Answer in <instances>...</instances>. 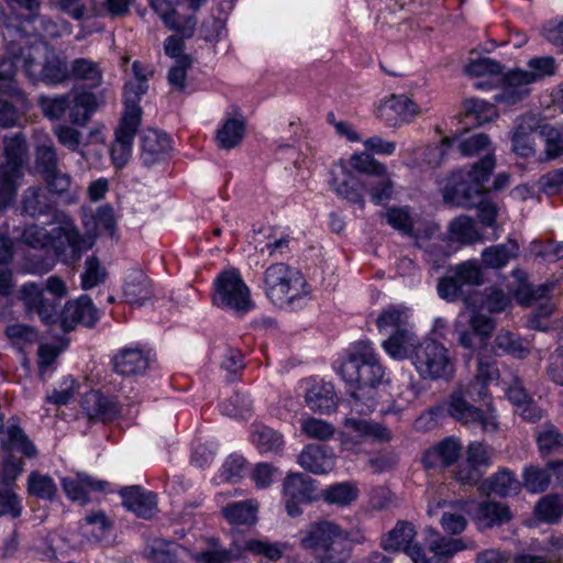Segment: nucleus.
I'll list each match as a JSON object with an SVG mask.
<instances>
[{
  "mask_svg": "<svg viewBox=\"0 0 563 563\" xmlns=\"http://www.w3.org/2000/svg\"><path fill=\"white\" fill-rule=\"evenodd\" d=\"M498 377L499 371L495 362L479 353L475 380L467 386L459 387L451 395L450 416L471 429L479 428L487 433L495 432L499 426L496 411L492 407L482 410L472 405L470 400L483 399L486 396V385L498 379Z\"/></svg>",
  "mask_w": 563,
  "mask_h": 563,
  "instance_id": "obj_1",
  "label": "nucleus"
},
{
  "mask_svg": "<svg viewBox=\"0 0 563 563\" xmlns=\"http://www.w3.org/2000/svg\"><path fill=\"white\" fill-rule=\"evenodd\" d=\"M340 374L354 388L350 399L351 411L361 416L369 415L376 408V387L384 375L372 344L357 343L342 363Z\"/></svg>",
  "mask_w": 563,
  "mask_h": 563,
  "instance_id": "obj_2",
  "label": "nucleus"
},
{
  "mask_svg": "<svg viewBox=\"0 0 563 563\" xmlns=\"http://www.w3.org/2000/svg\"><path fill=\"white\" fill-rule=\"evenodd\" d=\"M263 289L274 306L284 309L302 307L311 294L301 272L285 263H275L265 269Z\"/></svg>",
  "mask_w": 563,
  "mask_h": 563,
  "instance_id": "obj_3",
  "label": "nucleus"
},
{
  "mask_svg": "<svg viewBox=\"0 0 563 563\" xmlns=\"http://www.w3.org/2000/svg\"><path fill=\"white\" fill-rule=\"evenodd\" d=\"M349 534L335 522L320 520L301 531L300 545L317 563H344L350 558Z\"/></svg>",
  "mask_w": 563,
  "mask_h": 563,
  "instance_id": "obj_4",
  "label": "nucleus"
},
{
  "mask_svg": "<svg viewBox=\"0 0 563 563\" xmlns=\"http://www.w3.org/2000/svg\"><path fill=\"white\" fill-rule=\"evenodd\" d=\"M495 167V157L488 152L471 167L462 168L451 175L443 187V199L451 206L471 208L476 205L475 198L486 190L488 180Z\"/></svg>",
  "mask_w": 563,
  "mask_h": 563,
  "instance_id": "obj_5",
  "label": "nucleus"
},
{
  "mask_svg": "<svg viewBox=\"0 0 563 563\" xmlns=\"http://www.w3.org/2000/svg\"><path fill=\"white\" fill-rule=\"evenodd\" d=\"M556 64L551 56L530 58L525 67H515L503 77L501 91L495 101L507 106L516 104L527 98L532 86L555 74Z\"/></svg>",
  "mask_w": 563,
  "mask_h": 563,
  "instance_id": "obj_6",
  "label": "nucleus"
},
{
  "mask_svg": "<svg viewBox=\"0 0 563 563\" xmlns=\"http://www.w3.org/2000/svg\"><path fill=\"white\" fill-rule=\"evenodd\" d=\"M21 240L23 243L34 247H52L58 254L67 255L77 261L80 253L91 246V242L84 238L75 223L69 220H63L57 227L47 230L37 224L25 227Z\"/></svg>",
  "mask_w": 563,
  "mask_h": 563,
  "instance_id": "obj_7",
  "label": "nucleus"
},
{
  "mask_svg": "<svg viewBox=\"0 0 563 563\" xmlns=\"http://www.w3.org/2000/svg\"><path fill=\"white\" fill-rule=\"evenodd\" d=\"M339 440L343 451L358 454L365 442H388L391 433L378 422L351 416L342 421Z\"/></svg>",
  "mask_w": 563,
  "mask_h": 563,
  "instance_id": "obj_8",
  "label": "nucleus"
},
{
  "mask_svg": "<svg viewBox=\"0 0 563 563\" xmlns=\"http://www.w3.org/2000/svg\"><path fill=\"white\" fill-rule=\"evenodd\" d=\"M213 302L236 312H246L253 307L250 288L236 268L225 269L218 275Z\"/></svg>",
  "mask_w": 563,
  "mask_h": 563,
  "instance_id": "obj_9",
  "label": "nucleus"
},
{
  "mask_svg": "<svg viewBox=\"0 0 563 563\" xmlns=\"http://www.w3.org/2000/svg\"><path fill=\"white\" fill-rule=\"evenodd\" d=\"M412 363L423 378H449L454 372L448 349L433 340H427L419 344Z\"/></svg>",
  "mask_w": 563,
  "mask_h": 563,
  "instance_id": "obj_10",
  "label": "nucleus"
},
{
  "mask_svg": "<svg viewBox=\"0 0 563 563\" xmlns=\"http://www.w3.org/2000/svg\"><path fill=\"white\" fill-rule=\"evenodd\" d=\"M483 283L482 269L476 261H465L451 268V274L438 283L439 296L448 301L462 298L466 305L470 299L465 295L468 287L479 286Z\"/></svg>",
  "mask_w": 563,
  "mask_h": 563,
  "instance_id": "obj_11",
  "label": "nucleus"
},
{
  "mask_svg": "<svg viewBox=\"0 0 563 563\" xmlns=\"http://www.w3.org/2000/svg\"><path fill=\"white\" fill-rule=\"evenodd\" d=\"M5 162L0 164V183L16 195L22 167L29 157V146L21 133H11L3 137Z\"/></svg>",
  "mask_w": 563,
  "mask_h": 563,
  "instance_id": "obj_12",
  "label": "nucleus"
},
{
  "mask_svg": "<svg viewBox=\"0 0 563 563\" xmlns=\"http://www.w3.org/2000/svg\"><path fill=\"white\" fill-rule=\"evenodd\" d=\"M115 130V139L110 148V156L115 168H122L129 162L135 133L141 123V109L130 106Z\"/></svg>",
  "mask_w": 563,
  "mask_h": 563,
  "instance_id": "obj_13",
  "label": "nucleus"
},
{
  "mask_svg": "<svg viewBox=\"0 0 563 563\" xmlns=\"http://www.w3.org/2000/svg\"><path fill=\"white\" fill-rule=\"evenodd\" d=\"M53 134L57 142L70 152L79 153L87 158L86 148L95 144H106V128L102 124L91 126L86 136L75 124L58 123L53 126Z\"/></svg>",
  "mask_w": 563,
  "mask_h": 563,
  "instance_id": "obj_14",
  "label": "nucleus"
},
{
  "mask_svg": "<svg viewBox=\"0 0 563 563\" xmlns=\"http://www.w3.org/2000/svg\"><path fill=\"white\" fill-rule=\"evenodd\" d=\"M463 317L464 314L461 313L454 323V333L457 335L459 344L473 352L476 346L475 339L478 338L481 344L486 345L496 327L495 320L489 316L474 311L468 319L471 329H466L462 321Z\"/></svg>",
  "mask_w": 563,
  "mask_h": 563,
  "instance_id": "obj_15",
  "label": "nucleus"
},
{
  "mask_svg": "<svg viewBox=\"0 0 563 563\" xmlns=\"http://www.w3.org/2000/svg\"><path fill=\"white\" fill-rule=\"evenodd\" d=\"M492 449L483 442H471L466 451V460L457 471L455 478L463 485L477 484L483 475V470L492 464Z\"/></svg>",
  "mask_w": 563,
  "mask_h": 563,
  "instance_id": "obj_16",
  "label": "nucleus"
},
{
  "mask_svg": "<svg viewBox=\"0 0 563 563\" xmlns=\"http://www.w3.org/2000/svg\"><path fill=\"white\" fill-rule=\"evenodd\" d=\"M98 320V312L88 296L68 301L59 316V325L64 332L70 331L76 324L92 327Z\"/></svg>",
  "mask_w": 563,
  "mask_h": 563,
  "instance_id": "obj_17",
  "label": "nucleus"
},
{
  "mask_svg": "<svg viewBox=\"0 0 563 563\" xmlns=\"http://www.w3.org/2000/svg\"><path fill=\"white\" fill-rule=\"evenodd\" d=\"M332 178L330 185L340 197L358 205L361 209L365 208L363 187L355 175L343 164H338L331 172Z\"/></svg>",
  "mask_w": 563,
  "mask_h": 563,
  "instance_id": "obj_18",
  "label": "nucleus"
},
{
  "mask_svg": "<svg viewBox=\"0 0 563 563\" xmlns=\"http://www.w3.org/2000/svg\"><path fill=\"white\" fill-rule=\"evenodd\" d=\"M417 104L406 96H390L384 100L377 108V117L389 125H395L399 121H410L418 114Z\"/></svg>",
  "mask_w": 563,
  "mask_h": 563,
  "instance_id": "obj_19",
  "label": "nucleus"
},
{
  "mask_svg": "<svg viewBox=\"0 0 563 563\" xmlns=\"http://www.w3.org/2000/svg\"><path fill=\"white\" fill-rule=\"evenodd\" d=\"M335 454L329 446L308 444L298 455L299 465L313 474H325L335 466Z\"/></svg>",
  "mask_w": 563,
  "mask_h": 563,
  "instance_id": "obj_20",
  "label": "nucleus"
},
{
  "mask_svg": "<svg viewBox=\"0 0 563 563\" xmlns=\"http://www.w3.org/2000/svg\"><path fill=\"white\" fill-rule=\"evenodd\" d=\"M81 407L89 420L108 421L120 412L119 400L98 390L87 393L81 400Z\"/></svg>",
  "mask_w": 563,
  "mask_h": 563,
  "instance_id": "obj_21",
  "label": "nucleus"
},
{
  "mask_svg": "<svg viewBox=\"0 0 563 563\" xmlns=\"http://www.w3.org/2000/svg\"><path fill=\"white\" fill-rule=\"evenodd\" d=\"M170 147V140L164 132L148 129L141 136V158L147 166L163 161Z\"/></svg>",
  "mask_w": 563,
  "mask_h": 563,
  "instance_id": "obj_22",
  "label": "nucleus"
},
{
  "mask_svg": "<svg viewBox=\"0 0 563 563\" xmlns=\"http://www.w3.org/2000/svg\"><path fill=\"white\" fill-rule=\"evenodd\" d=\"M112 365L122 376H139L146 372L148 357L139 347H124L113 356Z\"/></svg>",
  "mask_w": 563,
  "mask_h": 563,
  "instance_id": "obj_23",
  "label": "nucleus"
},
{
  "mask_svg": "<svg viewBox=\"0 0 563 563\" xmlns=\"http://www.w3.org/2000/svg\"><path fill=\"white\" fill-rule=\"evenodd\" d=\"M62 486L66 496L76 503L87 504L90 492H102L107 483L103 481L92 479L86 474H77L75 476L64 477Z\"/></svg>",
  "mask_w": 563,
  "mask_h": 563,
  "instance_id": "obj_24",
  "label": "nucleus"
},
{
  "mask_svg": "<svg viewBox=\"0 0 563 563\" xmlns=\"http://www.w3.org/2000/svg\"><path fill=\"white\" fill-rule=\"evenodd\" d=\"M0 444L5 451H18L27 457H35L37 454L35 445L19 426L8 423L4 427L2 415H0Z\"/></svg>",
  "mask_w": 563,
  "mask_h": 563,
  "instance_id": "obj_25",
  "label": "nucleus"
},
{
  "mask_svg": "<svg viewBox=\"0 0 563 563\" xmlns=\"http://www.w3.org/2000/svg\"><path fill=\"white\" fill-rule=\"evenodd\" d=\"M48 46L41 40H36L30 46L21 48L19 60L25 75L32 80H40L47 58Z\"/></svg>",
  "mask_w": 563,
  "mask_h": 563,
  "instance_id": "obj_26",
  "label": "nucleus"
},
{
  "mask_svg": "<svg viewBox=\"0 0 563 563\" xmlns=\"http://www.w3.org/2000/svg\"><path fill=\"white\" fill-rule=\"evenodd\" d=\"M18 31L25 36L34 33V35L38 36L59 37L64 34H69L71 26L65 20L54 22L35 14L32 15V19H26L18 25Z\"/></svg>",
  "mask_w": 563,
  "mask_h": 563,
  "instance_id": "obj_27",
  "label": "nucleus"
},
{
  "mask_svg": "<svg viewBox=\"0 0 563 563\" xmlns=\"http://www.w3.org/2000/svg\"><path fill=\"white\" fill-rule=\"evenodd\" d=\"M123 505L126 509L141 518H151L155 514L156 498L152 493L139 486L126 487L121 490Z\"/></svg>",
  "mask_w": 563,
  "mask_h": 563,
  "instance_id": "obj_28",
  "label": "nucleus"
},
{
  "mask_svg": "<svg viewBox=\"0 0 563 563\" xmlns=\"http://www.w3.org/2000/svg\"><path fill=\"white\" fill-rule=\"evenodd\" d=\"M69 96V120L73 124L84 126L99 107L95 93L89 91H77Z\"/></svg>",
  "mask_w": 563,
  "mask_h": 563,
  "instance_id": "obj_29",
  "label": "nucleus"
},
{
  "mask_svg": "<svg viewBox=\"0 0 563 563\" xmlns=\"http://www.w3.org/2000/svg\"><path fill=\"white\" fill-rule=\"evenodd\" d=\"M466 507V511L482 527H492L509 519V510L501 503L490 500L482 501L477 505L467 503Z\"/></svg>",
  "mask_w": 563,
  "mask_h": 563,
  "instance_id": "obj_30",
  "label": "nucleus"
},
{
  "mask_svg": "<svg viewBox=\"0 0 563 563\" xmlns=\"http://www.w3.org/2000/svg\"><path fill=\"white\" fill-rule=\"evenodd\" d=\"M538 120L533 115L520 119L512 135V150L522 157H529L534 153V139Z\"/></svg>",
  "mask_w": 563,
  "mask_h": 563,
  "instance_id": "obj_31",
  "label": "nucleus"
},
{
  "mask_svg": "<svg viewBox=\"0 0 563 563\" xmlns=\"http://www.w3.org/2000/svg\"><path fill=\"white\" fill-rule=\"evenodd\" d=\"M152 285L141 271L130 273L123 285V296L131 306L141 307L152 298Z\"/></svg>",
  "mask_w": 563,
  "mask_h": 563,
  "instance_id": "obj_32",
  "label": "nucleus"
},
{
  "mask_svg": "<svg viewBox=\"0 0 563 563\" xmlns=\"http://www.w3.org/2000/svg\"><path fill=\"white\" fill-rule=\"evenodd\" d=\"M377 328L382 334L387 336L413 329L409 310L404 306H391L384 309L377 318Z\"/></svg>",
  "mask_w": 563,
  "mask_h": 563,
  "instance_id": "obj_33",
  "label": "nucleus"
},
{
  "mask_svg": "<svg viewBox=\"0 0 563 563\" xmlns=\"http://www.w3.org/2000/svg\"><path fill=\"white\" fill-rule=\"evenodd\" d=\"M418 338L413 331L405 330L396 332L383 342L385 352L394 360H404L415 355L419 346Z\"/></svg>",
  "mask_w": 563,
  "mask_h": 563,
  "instance_id": "obj_34",
  "label": "nucleus"
},
{
  "mask_svg": "<svg viewBox=\"0 0 563 563\" xmlns=\"http://www.w3.org/2000/svg\"><path fill=\"white\" fill-rule=\"evenodd\" d=\"M305 401L313 411L330 412L336 406L333 385L325 382L312 383L306 393Z\"/></svg>",
  "mask_w": 563,
  "mask_h": 563,
  "instance_id": "obj_35",
  "label": "nucleus"
},
{
  "mask_svg": "<svg viewBox=\"0 0 563 563\" xmlns=\"http://www.w3.org/2000/svg\"><path fill=\"white\" fill-rule=\"evenodd\" d=\"M362 187L369 195L374 205H384L393 198L395 183L387 168H384V173L366 178L362 183Z\"/></svg>",
  "mask_w": 563,
  "mask_h": 563,
  "instance_id": "obj_36",
  "label": "nucleus"
},
{
  "mask_svg": "<svg viewBox=\"0 0 563 563\" xmlns=\"http://www.w3.org/2000/svg\"><path fill=\"white\" fill-rule=\"evenodd\" d=\"M246 123L243 118H228L219 126L216 142L222 150L236 147L245 135Z\"/></svg>",
  "mask_w": 563,
  "mask_h": 563,
  "instance_id": "obj_37",
  "label": "nucleus"
},
{
  "mask_svg": "<svg viewBox=\"0 0 563 563\" xmlns=\"http://www.w3.org/2000/svg\"><path fill=\"white\" fill-rule=\"evenodd\" d=\"M426 533L429 549L437 556L451 558L464 549L474 547L472 541L467 544L462 539L441 537L433 528L426 529Z\"/></svg>",
  "mask_w": 563,
  "mask_h": 563,
  "instance_id": "obj_38",
  "label": "nucleus"
},
{
  "mask_svg": "<svg viewBox=\"0 0 563 563\" xmlns=\"http://www.w3.org/2000/svg\"><path fill=\"white\" fill-rule=\"evenodd\" d=\"M88 238H95L101 233L112 235L117 228L113 208L110 205L99 207L95 214L84 221Z\"/></svg>",
  "mask_w": 563,
  "mask_h": 563,
  "instance_id": "obj_39",
  "label": "nucleus"
},
{
  "mask_svg": "<svg viewBox=\"0 0 563 563\" xmlns=\"http://www.w3.org/2000/svg\"><path fill=\"white\" fill-rule=\"evenodd\" d=\"M18 57L20 55L14 54L13 58L0 59V93H8L10 98H16L23 106L25 96L14 80L18 64H21Z\"/></svg>",
  "mask_w": 563,
  "mask_h": 563,
  "instance_id": "obj_40",
  "label": "nucleus"
},
{
  "mask_svg": "<svg viewBox=\"0 0 563 563\" xmlns=\"http://www.w3.org/2000/svg\"><path fill=\"white\" fill-rule=\"evenodd\" d=\"M417 532L412 523L398 521L396 526L382 539V547L390 551H404L410 545Z\"/></svg>",
  "mask_w": 563,
  "mask_h": 563,
  "instance_id": "obj_41",
  "label": "nucleus"
},
{
  "mask_svg": "<svg viewBox=\"0 0 563 563\" xmlns=\"http://www.w3.org/2000/svg\"><path fill=\"white\" fill-rule=\"evenodd\" d=\"M313 481L305 474H291L284 482V498L308 501L314 494Z\"/></svg>",
  "mask_w": 563,
  "mask_h": 563,
  "instance_id": "obj_42",
  "label": "nucleus"
},
{
  "mask_svg": "<svg viewBox=\"0 0 563 563\" xmlns=\"http://www.w3.org/2000/svg\"><path fill=\"white\" fill-rule=\"evenodd\" d=\"M258 505L253 499L231 503L223 507L224 518L232 525H254L257 520Z\"/></svg>",
  "mask_w": 563,
  "mask_h": 563,
  "instance_id": "obj_43",
  "label": "nucleus"
},
{
  "mask_svg": "<svg viewBox=\"0 0 563 563\" xmlns=\"http://www.w3.org/2000/svg\"><path fill=\"white\" fill-rule=\"evenodd\" d=\"M448 238L450 241L460 244H472L481 240V233L476 229L473 219L460 216L450 222Z\"/></svg>",
  "mask_w": 563,
  "mask_h": 563,
  "instance_id": "obj_44",
  "label": "nucleus"
},
{
  "mask_svg": "<svg viewBox=\"0 0 563 563\" xmlns=\"http://www.w3.org/2000/svg\"><path fill=\"white\" fill-rule=\"evenodd\" d=\"M492 350L495 355L510 354L518 358H523L529 353L528 345L507 330H500L497 333Z\"/></svg>",
  "mask_w": 563,
  "mask_h": 563,
  "instance_id": "obj_45",
  "label": "nucleus"
},
{
  "mask_svg": "<svg viewBox=\"0 0 563 563\" xmlns=\"http://www.w3.org/2000/svg\"><path fill=\"white\" fill-rule=\"evenodd\" d=\"M481 490L487 494L494 493L503 497L517 495L520 483L507 471L496 473L481 485Z\"/></svg>",
  "mask_w": 563,
  "mask_h": 563,
  "instance_id": "obj_46",
  "label": "nucleus"
},
{
  "mask_svg": "<svg viewBox=\"0 0 563 563\" xmlns=\"http://www.w3.org/2000/svg\"><path fill=\"white\" fill-rule=\"evenodd\" d=\"M132 70L134 74V80L129 81L124 88L125 110H130V106H133L135 109H141L139 107V101L148 88L146 85L147 74L143 66L139 62H134Z\"/></svg>",
  "mask_w": 563,
  "mask_h": 563,
  "instance_id": "obj_47",
  "label": "nucleus"
},
{
  "mask_svg": "<svg viewBox=\"0 0 563 563\" xmlns=\"http://www.w3.org/2000/svg\"><path fill=\"white\" fill-rule=\"evenodd\" d=\"M461 450L462 445L456 439L448 438L428 451L424 461L428 465H433L439 461L442 465L449 466L460 457Z\"/></svg>",
  "mask_w": 563,
  "mask_h": 563,
  "instance_id": "obj_48",
  "label": "nucleus"
},
{
  "mask_svg": "<svg viewBox=\"0 0 563 563\" xmlns=\"http://www.w3.org/2000/svg\"><path fill=\"white\" fill-rule=\"evenodd\" d=\"M519 247L515 241L498 244L485 249L482 252L484 264L490 268H501L509 263L510 260L518 255Z\"/></svg>",
  "mask_w": 563,
  "mask_h": 563,
  "instance_id": "obj_49",
  "label": "nucleus"
},
{
  "mask_svg": "<svg viewBox=\"0 0 563 563\" xmlns=\"http://www.w3.org/2000/svg\"><path fill=\"white\" fill-rule=\"evenodd\" d=\"M22 208L29 216L36 217L49 212L52 201L44 188L30 187L23 194Z\"/></svg>",
  "mask_w": 563,
  "mask_h": 563,
  "instance_id": "obj_50",
  "label": "nucleus"
},
{
  "mask_svg": "<svg viewBox=\"0 0 563 563\" xmlns=\"http://www.w3.org/2000/svg\"><path fill=\"white\" fill-rule=\"evenodd\" d=\"M251 441L261 452L265 453H277L284 445V439L280 433L262 424L254 426Z\"/></svg>",
  "mask_w": 563,
  "mask_h": 563,
  "instance_id": "obj_51",
  "label": "nucleus"
},
{
  "mask_svg": "<svg viewBox=\"0 0 563 563\" xmlns=\"http://www.w3.org/2000/svg\"><path fill=\"white\" fill-rule=\"evenodd\" d=\"M243 550L253 555L263 556L269 561H277L287 551V544L252 538L244 541Z\"/></svg>",
  "mask_w": 563,
  "mask_h": 563,
  "instance_id": "obj_52",
  "label": "nucleus"
},
{
  "mask_svg": "<svg viewBox=\"0 0 563 563\" xmlns=\"http://www.w3.org/2000/svg\"><path fill=\"white\" fill-rule=\"evenodd\" d=\"M45 142L38 144L35 148V166L42 176L54 173L58 169L57 151L47 134H43Z\"/></svg>",
  "mask_w": 563,
  "mask_h": 563,
  "instance_id": "obj_53",
  "label": "nucleus"
},
{
  "mask_svg": "<svg viewBox=\"0 0 563 563\" xmlns=\"http://www.w3.org/2000/svg\"><path fill=\"white\" fill-rule=\"evenodd\" d=\"M70 75L77 80L85 81L89 87H98L102 81L100 66L86 58H77L73 62Z\"/></svg>",
  "mask_w": 563,
  "mask_h": 563,
  "instance_id": "obj_54",
  "label": "nucleus"
},
{
  "mask_svg": "<svg viewBox=\"0 0 563 563\" xmlns=\"http://www.w3.org/2000/svg\"><path fill=\"white\" fill-rule=\"evenodd\" d=\"M464 112L467 120L474 121L478 125L490 122L498 117L494 104L479 99L466 100Z\"/></svg>",
  "mask_w": 563,
  "mask_h": 563,
  "instance_id": "obj_55",
  "label": "nucleus"
},
{
  "mask_svg": "<svg viewBox=\"0 0 563 563\" xmlns=\"http://www.w3.org/2000/svg\"><path fill=\"white\" fill-rule=\"evenodd\" d=\"M69 75L70 73L66 63L48 48L44 70L40 80L48 85H55L66 80Z\"/></svg>",
  "mask_w": 563,
  "mask_h": 563,
  "instance_id": "obj_56",
  "label": "nucleus"
},
{
  "mask_svg": "<svg viewBox=\"0 0 563 563\" xmlns=\"http://www.w3.org/2000/svg\"><path fill=\"white\" fill-rule=\"evenodd\" d=\"M358 497L357 487L349 482L338 483L328 487L323 498L328 504L347 506Z\"/></svg>",
  "mask_w": 563,
  "mask_h": 563,
  "instance_id": "obj_57",
  "label": "nucleus"
},
{
  "mask_svg": "<svg viewBox=\"0 0 563 563\" xmlns=\"http://www.w3.org/2000/svg\"><path fill=\"white\" fill-rule=\"evenodd\" d=\"M265 241L257 242V249L261 254L268 256L283 255L289 251V236L285 232L272 230L264 236Z\"/></svg>",
  "mask_w": 563,
  "mask_h": 563,
  "instance_id": "obj_58",
  "label": "nucleus"
},
{
  "mask_svg": "<svg viewBox=\"0 0 563 563\" xmlns=\"http://www.w3.org/2000/svg\"><path fill=\"white\" fill-rule=\"evenodd\" d=\"M301 432L310 439L328 441L335 434V428L325 420L307 417L300 420Z\"/></svg>",
  "mask_w": 563,
  "mask_h": 563,
  "instance_id": "obj_59",
  "label": "nucleus"
},
{
  "mask_svg": "<svg viewBox=\"0 0 563 563\" xmlns=\"http://www.w3.org/2000/svg\"><path fill=\"white\" fill-rule=\"evenodd\" d=\"M145 558L152 563H176L178 560V545L156 540L147 547Z\"/></svg>",
  "mask_w": 563,
  "mask_h": 563,
  "instance_id": "obj_60",
  "label": "nucleus"
},
{
  "mask_svg": "<svg viewBox=\"0 0 563 563\" xmlns=\"http://www.w3.org/2000/svg\"><path fill=\"white\" fill-rule=\"evenodd\" d=\"M221 412L229 417L246 419L253 411L252 400L247 395L234 394L220 405Z\"/></svg>",
  "mask_w": 563,
  "mask_h": 563,
  "instance_id": "obj_61",
  "label": "nucleus"
},
{
  "mask_svg": "<svg viewBox=\"0 0 563 563\" xmlns=\"http://www.w3.org/2000/svg\"><path fill=\"white\" fill-rule=\"evenodd\" d=\"M84 521L85 523L81 525L80 529L88 542L98 541L104 531L110 528V521L103 511L88 514Z\"/></svg>",
  "mask_w": 563,
  "mask_h": 563,
  "instance_id": "obj_62",
  "label": "nucleus"
},
{
  "mask_svg": "<svg viewBox=\"0 0 563 563\" xmlns=\"http://www.w3.org/2000/svg\"><path fill=\"white\" fill-rule=\"evenodd\" d=\"M384 217L390 227L408 236L416 224V220L411 217L407 207L389 208L384 213Z\"/></svg>",
  "mask_w": 563,
  "mask_h": 563,
  "instance_id": "obj_63",
  "label": "nucleus"
},
{
  "mask_svg": "<svg viewBox=\"0 0 563 563\" xmlns=\"http://www.w3.org/2000/svg\"><path fill=\"white\" fill-rule=\"evenodd\" d=\"M537 442L543 455L551 454L563 448V434L554 426L545 424L539 431Z\"/></svg>",
  "mask_w": 563,
  "mask_h": 563,
  "instance_id": "obj_64",
  "label": "nucleus"
}]
</instances>
